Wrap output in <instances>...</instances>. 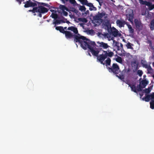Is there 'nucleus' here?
Returning a JSON list of instances; mask_svg holds the SVG:
<instances>
[{
  "label": "nucleus",
  "instance_id": "obj_1",
  "mask_svg": "<svg viewBox=\"0 0 154 154\" xmlns=\"http://www.w3.org/2000/svg\"><path fill=\"white\" fill-rule=\"evenodd\" d=\"M96 45L94 42L91 41L90 39L86 38L85 40L83 41V43L81 44V46L85 50L88 48L93 55L98 57L99 56L98 54L100 51L95 50L93 48Z\"/></svg>",
  "mask_w": 154,
  "mask_h": 154
},
{
  "label": "nucleus",
  "instance_id": "obj_2",
  "mask_svg": "<svg viewBox=\"0 0 154 154\" xmlns=\"http://www.w3.org/2000/svg\"><path fill=\"white\" fill-rule=\"evenodd\" d=\"M64 34L67 39H70L74 38V41L75 43L79 42V44L81 45L83 41L86 39V37L83 36H79L76 35L74 34L71 32L68 31H65Z\"/></svg>",
  "mask_w": 154,
  "mask_h": 154
},
{
  "label": "nucleus",
  "instance_id": "obj_3",
  "mask_svg": "<svg viewBox=\"0 0 154 154\" xmlns=\"http://www.w3.org/2000/svg\"><path fill=\"white\" fill-rule=\"evenodd\" d=\"M102 51H103L102 54H100L99 56L97 57V59L101 64L104 65V63L103 62L105 59L108 57L110 58L112 57L113 56L114 53L113 52L109 49H108L106 51L103 50Z\"/></svg>",
  "mask_w": 154,
  "mask_h": 154
},
{
  "label": "nucleus",
  "instance_id": "obj_4",
  "mask_svg": "<svg viewBox=\"0 0 154 154\" xmlns=\"http://www.w3.org/2000/svg\"><path fill=\"white\" fill-rule=\"evenodd\" d=\"M107 69L109 72H113L116 75L118 74L120 72L119 67L117 63H113L111 67H108Z\"/></svg>",
  "mask_w": 154,
  "mask_h": 154
},
{
  "label": "nucleus",
  "instance_id": "obj_5",
  "mask_svg": "<svg viewBox=\"0 0 154 154\" xmlns=\"http://www.w3.org/2000/svg\"><path fill=\"white\" fill-rule=\"evenodd\" d=\"M108 32L111 35L114 37H117L118 36H120L121 34L119 33V31L113 27H111L108 30Z\"/></svg>",
  "mask_w": 154,
  "mask_h": 154
},
{
  "label": "nucleus",
  "instance_id": "obj_6",
  "mask_svg": "<svg viewBox=\"0 0 154 154\" xmlns=\"http://www.w3.org/2000/svg\"><path fill=\"white\" fill-rule=\"evenodd\" d=\"M103 24L106 27L105 29L107 30L111 27V25L110 23V21L107 16L104 17V20H103Z\"/></svg>",
  "mask_w": 154,
  "mask_h": 154
},
{
  "label": "nucleus",
  "instance_id": "obj_7",
  "mask_svg": "<svg viewBox=\"0 0 154 154\" xmlns=\"http://www.w3.org/2000/svg\"><path fill=\"white\" fill-rule=\"evenodd\" d=\"M36 8H37L36 12L37 13L38 12L43 14L47 13L48 11V8L41 5L36 7Z\"/></svg>",
  "mask_w": 154,
  "mask_h": 154
},
{
  "label": "nucleus",
  "instance_id": "obj_8",
  "mask_svg": "<svg viewBox=\"0 0 154 154\" xmlns=\"http://www.w3.org/2000/svg\"><path fill=\"white\" fill-rule=\"evenodd\" d=\"M24 7L25 8H27L29 7H34L37 6L36 2H33L30 1H27L24 3Z\"/></svg>",
  "mask_w": 154,
  "mask_h": 154
},
{
  "label": "nucleus",
  "instance_id": "obj_9",
  "mask_svg": "<svg viewBox=\"0 0 154 154\" xmlns=\"http://www.w3.org/2000/svg\"><path fill=\"white\" fill-rule=\"evenodd\" d=\"M134 22L136 28L139 30H141L143 28V25L141 21L137 19H135Z\"/></svg>",
  "mask_w": 154,
  "mask_h": 154
},
{
  "label": "nucleus",
  "instance_id": "obj_10",
  "mask_svg": "<svg viewBox=\"0 0 154 154\" xmlns=\"http://www.w3.org/2000/svg\"><path fill=\"white\" fill-rule=\"evenodd\" d=\"M105 15V12H102L101 13L98 12V14L96 15L94 17L95 20H101V22L103 20L101 19V18L104 16Z\"/></svg>",
  "mask_w": 154,
  "mask_h": 154
},
{
  "label": "nucleus",
  "instance_id": "obj_11",
  "mask_svg": "<svg viewBox=\"0 0 154 154\" xmlns=\"http://www.w3.org/2000/svg\"><path fill=\"white\" fill-rule=\"evenodd\" d=\"M82 5H86L89 7H93V8L96 9V8L94 7L93 4L91 3H88L87 0H78Z\"/></svg>",
  "mask_w": 154,
  "mask_h": 154
},
{
  "label": "nucleus",
  "instance_id": "obj_12",
  "mask_svg": "<svg viewBox=\"0 0 154 154\" xmlns=\"http://www.w3.org/2000/svg\"><path fill=\"white\" fill-rule=\"evenodd\" d=\"M67 29L69 30H70L73 32L74 33V34L78 35V36H81L80 35L78 31L77 28L74 26H72L68 28Z\"/></svg>",
  "mask_w": 154,
  "mask_h": 154
},
{
  "label": "nucleus",
  "instance_id": "obj_13",
  "mask_svg": "<svg viewBox=\"0 0 154 154\" xmlns=\"http://www.w3.org/2000/svg\"><path fill=\"white\" fill-rule=\"evenodd\" d=\"M97 43L98 45V47H102L103 49H106L110 47V46L108 45L107 43L103 42H97Z\"/></svg>",
  "mask_w": 154,
  "mask_h": 154
},
{
  "label": "nucleus",
  "instance_id": "obj_14",
  "mask_svg": "<svg viewBox=\"0 0 154 154\" xmlns=\"http://www.w3.org/2000/svg\"><path fill=\"white\" fill-rule=\"evenodd\" d=\"M116 23L120 27H124L125 24V21L124 20H117L116 21Z\"/></svg>",
  "mask_w": 154,
  "mask_h": 154
},
{
  "label": "nucleus",
  "instance_id": "obj_15",
  "mask_svg": "<svg viewBox=\"0 0 154 154\" xmlns=\"http://www.w3.org/2000/svg\"><path fill=\"white\" fill-rule=\"evenodd\" d=\"M126 16L128 20L131 22H132L134 18V14H130L128 15H127Z\"/></svg>",
  "mask_w": 154,
  "mask_h": 154
},
{
  "label": "nucleus",
  "instance_id": "obj_16",
  "mask_svg": "<svg viewBox=\"0 0 154 154\" xmlns=\"http://www.w3.org/2000/svg\"><path fill=\"white\" fill-rule=\"evenodd\" d=\"M148 83L149 82L148 81L146 80V79H143L141 81L140 84L141 83L142 85V86L143 87V88H144L147 85Z\"/></svg>",
  "mask_w": 154,
  "mask_h": 154
},
{
  "label": "nucleus",
  "instance_id": "obj_17",
  "mask_svg": "<svg viewBox=\"0 0 154 154\" xmlns=\"http://www.w3.org/2000/svg\"><path fill=\"white\" fill-rule=\"evenodd\" d=\"M140 63L143 67L144 68H147V66L149 65H148L147 62L145 60H141Z\"/></svg>",
  "mask_w": 154,
  "mask_h": 154
},
{
  "label": "nucleus",
  "instance_id": "obj_18",
  "mask_svg": "<svg viewBox=\"0 0 154 154\" xmlns=\"http://www.w3.org/2000/svg\"><path fill=\"white\" fill-rule=\"evenodd\" d=\"M55 29L59 31L60 32L63 34H64L65 32V30L64 29L63 27L62 26H56L55 28Z\"/></svg>",
  "mask_w": 154,
  "mask_h": 154
},
{
  "label": "nucleus",
  "instance_id": "obj_19",
  "mask_svg": "<svg viewBox=\"0 0 154 154\" xmlns=\"http://www.w3.org/2000/svg\"><path fill=\"white\" fill-rule=\"evenodd\" d=\"M151 99L150 94L146 95L145 97H144L142 98V100H145L146 102H149Z\"/></svg>",
  "mask_w": 154,
  "mask_h": 154
},
{
  "label": "nucleus",
  "instance_id": "obj_20",
  "mask_svg": "<svg viewBox=\"0 0 154 154\" xmlns=\"http://www.w3.org/2000/svg\"><path fill=\"white\" fill-rule=\"evenodd\" d=\"M131 66L132 67H134L136 70L138 69V64L136 61L131 62Z\"/></svg>",
  "mask_w": 154,
  "mask_h": 154
},
{
  "label": "nucleus",
  "instance_id": "obj_21",
  "mask_svg": "<svg viewBox=\"0 0 154 154\" xmlns=\"http://www.w3.org/2000/svg\"><path fill=\"white\" fill-rule=\"evenodd\" d=\"M145 68L147 69V70L148 71L147 73L148 74H151L153 72V69L150 65L148 66L147 67Z\"/></svg>",
  "mask_w": 154,
  "mask_h": 154
},
{
  "label": "nucleus",
  "instance_id": "obj_22",
  "mask_svg": "<svg viewBox=\"0 0 154 154\" xmlns=\"http://www.w3.org/2000/svg\"><path fill=\"white\" fill-rule=\"evenodd\" d=\"M139 3L142 5H145L146 6L149 5V2L146 1H144L143 0H139Z\"/></svg>",
  "mask_w": 154,
  "mask_h": 154
},
{
  "label": "nucleus",
  "instance_id": "obj_23",
  "mask_svg": "<svg viewBox=\"0 0 154 154\" xmlns=\"http://www.w3.org/2000/svg\"><path fill=\"white\" fill-rule=\"evenodd\" d=\"M65 23V21H64L63 19L60 20H56L55 22L53 23V24H60L61 23Z\"/></svg>",
  "mask_w": 154,
  "mask_h": 154
},
{
  "label": "nucleus",
  "instance_id": "obj_24",
  "mask_svg": "<svg viewBox=\"0 0 154 154\" xmlns=\"http://www.w3.org/2000/svg\"><path fill=\"white\" fill-rule=\"evenodd\" d=\"M106 62V66H110L111 64V59L109 57L107 58V59L105 61Z\"/></svg>",
  "mask_w": 154,
  "mask_h": 154
},
{
  "label": "nucleus",
  "instance_id": "obj_25",
  "mask_svg": "<svg viewBox=\"0 0 154 154\" xmlns=\"http://www.w3.org/2000/svg\"><path fill=\"white\" fill-rule=\"evenodd\" d=\"M149 27L151 30H153L154 29V19L151 21Z\"/></svg>",
  "mask_w": 154,
  "mask_h": 154
},
{
  "label": "nucleus",
  "instance_id": "obj_26",
  "mask_svg": "<svg viewBox=\"0 0 154 154\" xmlns=\"http://www.w3.org/2000/svg\"><path fill=\"white\" fill-rule=\"evenodd\" d=\"M130 88H131V90L132 91H133L135 93L137 92V89L135 84L132 85L130 87Z\"/></svg>",
  "mask_w": 154,
  "mask_h": 154
},
{
  "label": "nucleus",
  "instance_id": "obj_27",
  "mask_svg": "<svg viewBox=\"0 0 154 154\" xmlns=\"http://www.w3.org/2000/svg\"><path fill=\"white\" fill-rule=\"evenodd\" d=\"M147 6L148 7V9L149 11L152 10L154 9V4L152 5V3L149 2V5Z\"/></svg>",
  "mask_w": 154,
  "mask_h": 154
},
{
  "label": "nucleus",
  "instance_id": "obj_28",
  "mask_svg": "<svg viewBox=\"0 0 154 154\" xmlns=\"http://www.w3.org/2000/svg\"><path fill=\"white\" fill-rule=\"evenodd\" d=\"M133 45V44H131L129 42H128L126 45V46L128 49H133V48L132 47V46Z\"/></svg>",
  "mask_w": 154,
  "mask_h": 154
},
{
  "label": "nucleus",
  "instance_id": "obj_29",
  "mask_svg": "<svg viewBox=\"0 0 154 154\" xmlns=\"http://www.w3.org/2000/svg\"><path fill=\"white\" fill-rule=\"evenodd\" d=\"M79 21L84 23H86L88 22L87 19L85 18H78Z\"/></svg>",
  "mask_w": 154,
  "mask_h": 154
},
{
  "label": "nucleus",
  "instance_id": "obj_30",
  "mask_svg": "<svg viewBox=\"0 0 154 154\" xmlns=\"http://www.w3.org/2000/svg\"><path fill=\"white\" fill-rule=\"evenodd\" d=\"M129 32L131 33L132 34H133L134 32V30L132 27V26L131 25H129L128 27Z\"/></svg>",
  "mask_w": 154,
  "mask_h": 154
},
{
  "label": "nucleus",
  "instance_id": "obj_31",
  "mask_svg": "<svg viewBox=\"0 0 154 154\" xmlns=\"http://www.w3.org/2000/svg\"><path fill=\"white\" fill-rule=\"evenodd\" d=\"M60 8L63 11H64L65 10H66L67 11H68V9L64 5H60Z\"/></svg>",
  "mask_w": 154,
  "mask_h": 154
},
{
  "label": "nucleus",
  "instance_id": "obj_32",
  "mask_svg": "<svg viewBox=\"0 0 154 154\" xmlns=\"http://www.w3.org/2000/svg\"><path fill=\"white\" fill-rule=\"evenodd\" d=\"M116 61L120 63H122V58L119 56H118L117 58L116 59Z\"/></svg>",
  "mask_w": 154,
  "mask_h": 154
},
{
  "label": "nucleus",
  "instance_id": "obj_33",
  "mask_svg": "<svg viewBox=\"0 0 154 154\" xmlns=\"http://www.w3.org/2000/svg\"><path fill=\"white\" fill-rule=\"evenodd\" d=\"M136 88L137 91H142V88H143V87L140 84L137 86Z\"/></svg>",
  "mask_w": 154,
  "mask_h": 154
},
{
  "label": "nucleus",
  "instance_id": "obj_34",
  "mask_svg": "<svg viewBox=\"0 0 154 154\" xmlns=\"http://www.w3.org/2000/svg\"><path fill=\"white\" fill-rule=\"evenodd\" d=\"M150 108L152 109H154V100H152L150 103Z\"/></svg>",
  "mask_w": 154,
  "mask_h": 154
},
{
  "label": "nucleus",
  "instance_id": "obj_35",
  "mask_svg": "<svg viewBox=\"0 0 154 154\" xmlns=\"http://www.w3.org/2000/svg\"><path fill=\"white\" fill-rule=\"evenodd\" d=\"M79 10L81 11H86V8L84 6H80Z\"/></svg>",
  "mask_w": 154,
  "mask_h": 154
},
{
  "label": "nucleus",
  "instance_id": "obj_36",
  "mask_svg": "<svg viewBox=\"0 0 154 154\" xmlns=\"http://www.w3.org/2000/svg\"><path fill=\"white\" fill-rule=\"evenodd\" d=\"M52 17L54 19H56L58 18V15L56 14L52 13L51 14Z\"/></svg>",
  "mask_w": 154,
  "mask_h": 154
},
{
  "label": "nucleus",
  "instance_id": "obj_37",
  "mask_svg": "<svg viewBox=\"0 0 154 154\" xmlns=\"http://www.w3.org/2000/svg\"><path fill=\"white\" fill-rule=\"evenodd\" d=\"M137 73L138 75L140 77L143 74V71L140 70H138Z\"/></svg>",
  "mask_w": 154,
  "mask_h": 154
},
{
  "label": "nucleus",
  "instance_id": "obj_38",
  "mask_svg": "<svg viewBox=\"0 0 154 154\" xmlns=\"http://www.w3.org/2000/svg\"><path fill=\"white\" fill-rule=\"evenodd\" d=\"M37 8L36 7H34L32 10H30L29 11V12H32L33 13H35L36 12Z\"/></svg>",
  "mask_w": 154,
  "mask_h": 154
},
{
  "label": "nucleus",
  "instance_id": "obj_39",
  "mask_svg": "<svg viewBox=\"0 0 154 154\" xmlns=\"http://www.w3.org/2000/svg\"><path fill=\"white\" fill-rule=\"evenodd\" d=\"M143 91L146 93H149L151 90L149 88H146L145 89L143 90Z\"/></svg>",
  "mask_w": 154,
  "mask_h": 154
},
{
  "label": "nucleus",
  "instance_id": "obj_40",
  "mask_svg": "<svg viewBox=\"0 0 154 154\" xmlns=\"http://www.w3.org/2000/svg\"><path fill=\"white\" fill-rule=\"evenodd\" d=\"M39 3L40 5H42L43 6H46V7H48L49 6V5L48 4H47L45 3H44L41 2V3Z\"/></svg>",
  "mask_w": 154,
  "mask_h": 154
},
{
  "label": "nucleus",
  "instance_id": "obj_41",
  "mask_svg": "<svg viewBox=\"0 0 154 154\" xmlns=\"http://www.w3.org/2000/svg\"><path fill=\"white\" fill-rule=\"evenodd\" d=\"M116 76L118 77L121 80L123 81V82H125V81L124 80V77L123 76H118V75H116Z\"/></svg>",
  "mask_w": 154,
  "mask_h": 154
},
{
  "label": "nucleus",
  "instance_id": "obj_42",
  "mask_svg": "<svg viewBox=\"0 0 154 154\" xmlns=\"http://www.w3.org/2000/svg\"><path fill=\"white\" fill-rule=\"evenodd\" d=\"M62 18L63 19V20H64V21H65V22H66V23H67L68 24H69V23H70V22L69 21L67 20V19L66 18H65L63 17H62Z\"/></svg>",
  "mask_w": 154,
  "mask_h": 154
},
{
  "label": "nucleus",
  "instance_id": "obj_43",
  "mask_svg": "<svg viewBox=\"0 0 154 154\" xmlns=\"http://www.w3.org/2000/svg\"><path fill=\"white\" fill-rule=\"evenodd\" d=\"M69 2L71 4H75L76 3V2L75 0H69Z\"/></svg>",
  "mask_w": 154,
  "mask_h": 154
},
{
  "label": "nucleus",
  "instance_id": "obj_44",
  "mask_svg": "<svg viewBox=\"0 0 154 154\" xmlns=\"http://www.w3.org/2000/svg\"><path fill=\"white\" fill-rule=\"evenodd\" d=\"M126 84H128L129 86L130 87L132 85L129 82L128 80H126V81H125L124 82Z\"/></svg>",
  "mask_w": 154,
  "mask_h": 154
},
{
  "label": "nucleus",
  "instance_id": "obj_45",
  "mask_svg": "<svg viewBox=\"0 0 154 154\" xmlns=\"http://www.w3.org/2000/svg\"><path fill=\"white\" fill-rule=\"evenodd\" d=\"M151 99L153 100L154 99V92L150 94Z\"/></svg>",
  "mask_w": 154,
  "mask_h": 154
},
{
  "label": "nucleus",
  "instance_id": "obj_46",
  "mask_svg": "<svg viewBox=\"0 0 154 154\" xmlns=\"http://www.w3.org/2000/svg\"><path fill=\"white\" fill-rule=\"evenodd\" d=\"M63 15L65 16H67L68 15V13L65 11H63Z\"/></svg>",
  "mask_w": 154,
  "mask_h": 154
},
{
  "label": "nucleus",
  "instance_id": "obj_47",
  "mask_svg": "<svg viewBox=\"0 0 154 154\" xmlns=\"http://www.w3.org/2000/svg\"><path fill=\"white\" fill-rule=\"evenodd\" d=\"M24 0H16V1L18 3L19 5H20L22 1H23Z\"/></svg>",
  "mask_w": 154,
  "mask_h": 154
},
{
  "label": "nucleus",
  "instance_id": "obj_48",
  "mask_svg": "<svg viewBox=\"0 0 154 154\" xmlns=\"http://www.w3.org/2000/svg\"><path fill=\"white\" fill-rule=\"evenodd\" d=\"M89 9L90 11H91L92 10L96 11L97 10V8H96V9H95L94 8H93V7H90Z\"/></svg>",
  "mask_w": 154,
  "mask_h": 154
},
{
  "label": "nucleus",
  "instance_id": "obj_49",
  "mask_svg": "<svg viewBox=\"0 0 154 154\" xmlns=\"http://www.w3.org/2000/svg\"><path fill=\"white\" fill-rule=\"evenodd\" d=\"M42 13H38V17H42Z\"/></svg>",
  "mask_w": 154,
  "mask_h": 154
},
{
  "label": "nucleus",
  "instance_id": "obj_50",
  "mask_svg": "<svg viewBox=\"0 0 154 154\" xmlns=\"http://www.w3.org/2000/svg\"><path fill=\"white\" fill-rule=\"evenodd\" d=\"M79 25L81 26L83 28L84 25V24L83 23H80L79 24Z\"/></svg>",
  "mask_w": 154,
  "mask_h": 154
},
{
  "label": "nucleus",
  "instance_id": "obj_51",
  "mask_svg": "<svg viewBox=\"0 0 154 154\" xmlns=\"http://www.w3.org/2000/svg\"><path fill=\"white\" fill-rule=\"evenodd\" d=\"M74 12L75 13L77 14L78 12V11L77 10L75 9L74 11Z\"/></svg>",
  "mask_w": 154,
  "mask_h": 154
},
{
  "label": "nucleus",
  "instance_id": "obj_52",
  "mask_svg": "<svg viewBox=\"0 0 154 154\" xmlns=\"http://www.w3.org/2000/svg\"><path fill=\"white\" fill-rule=\"evenodd\" d=\"M125 24H126L128 26H128L129 25H130L128 23L126 22L125 21Z\"/></svg>",
  "mask_w": 154,
  "mask_h": 154
},
{
  "label": "nucleus",
  "instance_id": "obj_53",
  "mask_svg": "<svg viewBox=\"0 0 154 154\" xmlns=\"http://www.w3.org/2000/svg\"><path fill=\"white\" fill-rule=\"evenodd\" d=\"M64 29H67V27H65L63 28Z\"/></svg>",
  "mask_w": 154,
  "mask_h": 154
},
{
  "label": "nucleus",
  "instance_id": "obj_54",
  "mask_svg": "<svg viewBox=\"0 0 154 154\" xmlns=\"http://www.w3.org/2000/svg\"><path fill=\"white\" fill-rule=\"evenodd\" d=\"M140 95L141 96V97L143 95V94H140Z\"/></svg>",
  "mask_w": 154,
  "mask_h": 154
},
{
  "label": "nucleus",
  "instance_id": "obj_55",
  "mask_svg": "<svg viewBox=\"0 0 154 154\" xmlns=\"http://www.w3.org/2000/svg\"><path fill=\"white\" fill-rule=\"evenodd\" d=\"M152 65L153 67H154V62H153L152 63Z\"/></svg>",
  "mask_w": 154,
  "mask_h": 154
},
{
  "label": "nucleus",
  "instance_id": "obj_56",
  "mask_svg": "<svg viewBox=\"0 0 154 154\" xmlns=\"http://www.w3.org/2000/svg\"><path fill=\"white\" fill-rule=\"evenodd\" d=\"M36 2L37 4V3H38V4L39 3V4H38V5H39V4H40L39 3H38V2Z\"/></svg>",
  "mask_w": 154,
  "mask_h": 154
},
{
  "label": "nucleus",
  "instance_id": "obj_57",
  "mask_svg": "<svg viewBox=\"0 0 154 154\" xmlns=\"http://www.w3.org/2000/svg\"><path fill=\"white\" fill-rule=\"evenodd\" d=\"M62 1H63L64 0H62ZM66 1H68V0H65Z\"/></svg>",
  "mask_w": 154,
  "mask_h": 154
},
{
  "label": "nucleus",
  "instance_id": "obj_58",
  "mask_svg": "<svg viewBox=\"0 0 154 154\" xmlns=\"http://www.w3.org/2000/svg\"><path fill=\"white\" fill-rule=\"evenodd\" d=\"M152 77L154 79V74L152 75Z\"/></svg>",
  "mask_w": 154,
  "mask_h": 154
},
{
  "label": "nucleus",
  "instance_id": "obj_59",
  "mask_svg": "<svg viewBox=\"0 0 154 154\" xmlns=\"http://www.w3.org/2000/svg\"><path fill=\"white\" fill-rule=\"evenodd\" d=\"M129 69H128V72H129Z\"/></svg>",
  "mask_w": 154,
  "mask_h": 154
},
{
  "label": "nucleus",
  "instance_id": "obj_60",
  "mask_svg": "<svg viewBox=\"0 0 154 154\" xmlns=\"http://www.w3.org/2000/svg\"><path fill=\"white\" fill-rule=\"evenodd\" d=\"M146 77V75H145L143 76V77Z\"/></svg>",
  "mask_w": 154,
  "mask_h": 154
},
{
  "label": "nucleus",
  "instance_id": "obj_61",
  "mask_svg": "<svg viewBox=\"0 0 154 154\" xmlns=\"http://www.w3.org/2000/svg\"><path fill=\"white\" fill-rule=\"evenodd\" d=\"M89 55L90 56H91V54H90V53H89Z\"/></svg>",
  "mask_w": 154,
  "mask_h": 154
},
{
  "label": "nucleus",
  "instance_id": "obj_62",
  "mask_svg": "<svg viewBox=\"0 0 154 154\" xmlns=\"http://www.w3.org/2000/svg\"><path fill=\"white\" fill-rule=\"evenodd\" d=\"M29 0V1H30V0Z\"/></svg>",
  "mask_w": 154,
  "mask_h": 154
}]
</instances>
